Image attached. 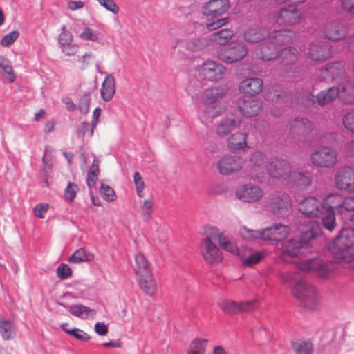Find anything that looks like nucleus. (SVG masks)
<instances>
[{
	"label": "nucleus",
	"instance_id": "nucleus-23",
	"mask_svg": "<svg viewBox=\"0 0 354 354\" xmlns=\"http://www.w3.org/2000/svg\"><path fill=\"white\" fill-rule=\"evenodd\" d=\"M263 195V190L259 186L253 185H245L236 192V196L239 200L248 203L259 201Z\"/></svg>",
	"mask_w": 354,
	"mask_h": 354
},
{
	"label": "nucleus",
	"instance_id": "nucleus-62",
	"mask_svg": "<svg viewBox=\"0 0 354 354\" xmlns=\"http://www.w3.org/2000/svg\"><path fill=\"white\" fill-rule=\"evenodd\" d=\"M230 21L229 17H224L221 19H217L214 21L207 22L206 23V28L209 30H215L224 25L227 24Z\"/></svg>",
	"mask_w": 354,
	"mask_h": 354
},
{
	"label": "nucleus",
	"instance_id": "nucleus-12",
	"mask_svg": "<svg viewBox=\"0 0 354 354\" xmlns=\"http://www.w3.org/2000/svg\"><path fill=\"white\" fill-rule=\"evenodd\" d=\"M291 207V199L288 194L277 193L271 196L269 208L276 217L281 218L288 215Z\"/></svg>",
	"mask_w": 354,
	"mask_h": 354
},
{
	"label": "nucleus",
	"instance_id": "nucleus-33",
	"mask_svg": "<svg viewBox=\"0 0 354 354\" xmlns=\"http://www.w3.org/2000/svg\"><path fill=\"white\" fill-rule=\"evenodd\" d=\"M270 37L280 49H283L282 46L290 43L295 37V33L290 30H280L274 31Z\"/></svg>",
	"mask_w": 354,
	"mask_h": 354
},
{
	"label": "nucleus",
	"instance_id": "nucleus-25",
	"mask_svg": "<svg viewBox=\"0 0 354 354\" xmlns=\"http://www.w3.org/2000/svg\"><path fill=\"white\" fill-rule=\"evenodd\" d=\"M308 57L313 61L324 62L331 57V50L325 42L312 43L309 47Z\"/></svg>",
	"mask_w": 354,
	"mask_h": 354
},
{
	"label": "nucleus",
	"instance_id": "nucleus-8",
	"mask_svg": "<svg viewBox=\"0 0 354 354\" xmlns=\"http://www.w3.org/2000/svg\"><path fill=\"white\" fill-rule=\"evenodd\" d=\"M319 78L327 82L335 81L339 84L347 78L345 67L339 62L327 64L319 70Z\"/></svg>",
	"mask_w": 354,
	"mask_h": 354
},
{
	"label": "nucleus",
	"instance_id": "nucleus-63",
	"mask_svg": "<svg viewBox=\"0 0 354 354\" xmlns=\"http://www.w3.org/2000/svg\"><path fill=\"white\" fill-rule=\"evenodd\" d=\"M342 213L344 211L354 212V196L342 199Z\"/></svg>",
	"mask_w": 354,
	"mask_h": 354
},
{
	"label": "nucleus",
	"instance_id": "nucleus-51",
	"mask_svg": "<svg viewBox=\"0 0 354 354\" xmlns=\"http://www.w3.org/2000/svg\"><path fill=\"white\" fill-rule=\"evenodd\" d=\"M79 37L82 40L95 42L97 41L99 39V32L93 30L91 28L85 26L83 27L82 31L80 34Z\"/></svg>",
	"mask_w": 354,
	"mask_h": 354
},
{
	"label": "nucleus",
	"instance_id": "nucleus-1",
	"mask_svg": "<svg viewBox=\"0 0 354 354\" xmlns=\"http://www.w3.org/2000/svg\"><path fill=\"white\" fill-rule=\"evenodd\" d=\"M321 234L319 223L311 220L306 225V230H304L299 239H291L283 242L281 248L280 259L284 262L289 263V257H296L301 254V250L308 246L311 240L315 239Z\"/></svg>",
	"mask_w": 354,
	"mask_h": 354
},
{
	"label": "nucleus",
	"instance_id": "nucleus-61",
	"mask_svg": "<svg viewBox=\"0 0 354 354\" xmlns=\"http://www.w3.org/2000/svg\"><path fill=\"white\" fill-rule=\"evenodd\" d=\"M99 4L108 11L117 14L119 12V6L113 0H97Z\"/></svg>",
	"mask_w": 354,
	"mask_h": 354
},
{
	"label": "nucleus",
	"instance_id": "nucleus-21",
	"mask_svg": "<svg viewBox=\"0 0 354 354\" xmlns=\"http://www.w3.org/2000/svg\"><path fill=\"white\" fill-rule=\"evenodd\" d=\"M237 107L243 115L253 117L258 115L261 109V104L254 97L243 96L238 100Z\"/></svg>",
	"mask_w": 354,
	"mask_h": 354
},
{
	"label": "nucleus",
	"instance_id": "nucleus-15",
	"mask_svg": "<svg viewBox=\"0 0 354 354\" xmlns=\"http://www.w3.org/2000/svg\"><path fill=\"white\" fill-rule=\"evenodd\" d=\"M245 161L234 155L222 157L217 162V169L222 175L228 176L236 173L243 168Z\"/></svg>",
	"mask_w": 354,
	"mask_h": 354
},
{
	"label": "nucleus",
	"instance_id": "nucleus-29",
	"mask_svg": "<svg viewBox=\"0 0 354 354\" xmlns=\"http://www.w3.org/2000/svg\"><path fill=\"white\" fill-rule=\"evenodd\" d=\"M338 97L344 104L354 102V82L346 78L339 84Z\"/></svg>",
	"mask_w": 354,
	"mask_h": 354
},
{
	"label": "nucleus",
	"instance_id": "nucleus-22",
	"mask_svg": "<svg viewBox=\"0 0 354 354\" xmlns=\"http://www.w3.org/2000/svg\"><path fill=\"white\" fill-rule=\"evenodd\" d=\"M290 232V227L281 223L274 224L261 230V239L266 241H281Z\"/></svg>",
	"mask_w": 354,
	"mask_h": 354
},
{
	"label": "nucleus",
	"instance_id": "nucleus-24",
	"mask_svg": "<svg viewBox=\"0 0 354 354\" xmlns=\"http://www.w3.org/2000/svg\"><path fill=\"white\" fill-rule=\"evenodd\" d=\"M229 7V0H209L203 7V13L206 16L217 17L226 12Z\"/></svg>",
	"mask_w": 354,
	"mask_h": 354
},
{
	"label": "nucleus",
	"instance_id": "nucleus-20",
	"mask_svg": "<svg viewBox=\"0 0 354 354\" xmlns=\"http://www.w3.org/2000/svg\"><path fill=\"white\" fill-rule=\"evenodd\" d=\"M201 250L203 258L209 264L217 263L222 260L221 253L218 248L212 241L209 237L201 240Z\"/></svg>",
	"mask_w": 354,
	"mask_h": 354
},
{
	"label": "nucleus",
	"instance_id": "nucleus-56",
	"mask_svg": "<svg viewBox=\"0 0 354 354\" xmlns=\"http://www.w3.org/2000/svg\"><path fill=\"white\" fill-rule=\"evenodd\" d=\"M264 257L261 252H257L250 254L243 261V265L246 267H250L257 264Z\"/></svg>",
	"mask_w": 354,
	"mask_h": 354
},
{
	"label": "nucleus",
	"instance_id": "nucleus-31",
	"mask_svg": "<svg viewBox=\"0 0 354 354\" xmlns=\"http://www.w3.org/2000/svg\"><path fill=\"white\" fill-rule=\"evenodd\" d=\"M115 93V80L112 74H108L100 88V95L105 102L110 101Z\"/></svg>",
	"mask_w": 354,
	"mask_h": 354
},
{
	"label": "nucleus",
	"instance_id": "nucleus-40",
	"mask_svg": "<svg viewBox=\"0 0 354 354\" xmlns=\"http://www.w3.org/2000/svg\"><path fill=\"white\" fill-rule=\"evenodd\" d=\"M336 97H338V89L337 87H330L319 92L316 97V100L318 104L323 106L333 101Z\"/></svg>",
	"mask_w": 354,
	"mask_h": 354
},
{
	"label": "nucleus",
	"instance_id": "nucleus-28",
	"mask_svg": "<svg viewBox=\"0 0 354 354\" xmlns=\"http://www.w3.org/2000/svg\"><path fill=\"white\" fill-rule=\"evenodd\" d=\"M287 181L300 190L306 189L312 183L311 176L307 172L292 171Z\"/></svg>",
	"mask_w": 354,
	"mask_h": 354
},
{
	"label": "nucleus",
	"instance_id": "nucleus-7",
	"mask_svg": "<svg viewBox=\"0 0 354 354\" xmlns=\"http://www.w3.org/2000/svg\"><path fill=\"white\" fill-rule=\"evenodd\" d=\"M248 54V48L243 42L232 43L222 47L216 52V57L226 64H233L243 59Z\"/></svg>",
	"mask_w": 354,
	"mask_h": 354
},
{
	"label": "nucleus",
	"instance_id": "nucleus-59",
	"mask_svg": "<svg viewBox=\"0 0 354 354\" xmlns=\"http://www.w3.org/2000/svg\"><path fill=\"white\" fill-rule=\"evenodd\" d=\"M342 123L346 129L354 133V109L344 115Z\"/></svg>",
	"mask_w": 354,
	"mask_h": 354
},
{
	"label": "nucleus",
	"instance_id": "nucleus-19",
	"mask_svg": "<svg viewBox=\"0 0 354 354\" xmlns=\"http://www.w3.org/2000/svg\"><path fill=\"white\" fill-rule=\"evenodd\" d=\"M299 210L311 218H322L324 215L322 202L315 196H308L301 201L299 203Z\"/></svg>",
	"mask_w": 354,
	"mask_h": 354
},
{
	"label": "nucleus",
	"instance_id": "nucleus-42",
	"mask_svg": "<svg viewBox=\"0 0 354 354\" xmlns=\"http://www.w3.org/2000/svg\"><path fill=\"white\" fill-rule=\"evenodd\" d=\"M240 123V121L234 118H225L221 120L217 127V134L223 137L235 129Z\"/></svg>",
	"mask_w": 354,
	"mask_h": 354
},
{
	"label": "nucleus",
	"instance_id": "nucleus-57",
	"mask_svg": "<svg viewBox=\"0 0 354 354\" xmlns=\"http://www.w3.org/2000/svg\"><path fill=\"white\" fill-rule=\"evenodd\" d=\"M73 41V36L66 26L63 25L61 28V33L58 36V42L60 46L71 44Z\"/></svg>",
	"mask_w": 354,
	"mask_h": 354
},
{
	"label": "nucleus",
	"instance_id": "nucleus-52",
	"mask_svg": "<svg viewBox=\"0 0 354 354\" xmlns=\"http://www.w3.org/2000/svg\"><path fill=\"white\" fill-rule=\"evenodd\" d=\"M100 194L107 202H113L116 199L115 192L109 185L102 183Z\"/></svg>",
	"mask_w": 354,
	"mask_h": 354
},
{
	"label": "nucleus",
	"instance_id": "nucleus-26",
	"mask_svg": "<svg viewBox=\"0 0 354 354\" xmlns=\"http://www.w3.org/2000/svg\"><path fill=\"white\" fill-rule=\"evenodd\" d=\"M263 85V80L260 78H248L239 84V90L245 94L244 96L254 97L261 91Z\"/></svg>",
	"mask_w": 354,
	"mask_h": 354
},
{
	"label": "nucleus",
	"instance_id": "nucleus-11",
	"mask_svg": "<svg viewBox=\"0 0 354 354\" xmlns=\"http://www.w3.org/2000/svg\"><path fill=\"white\" fill-rule=\"evenodd\" d=\"M337 189L347 192H354V168L349 166L340 167L334 176Z\"/></svg>",
	"mask_w": 354,
	"mask_h": 354
},
{
	"label": "nucleus",
	"instance_id": "nucleus-36",
	"mask_svg": "<svg viewBox=\"0 0 354 354\" xmlns=\"http://www.w3.org/2000/svg\"><path fill=\"white\" fill-rule=\"evenodd\" d=\"M270 162L267 160L265 155L261 151H255L252 153L250 158V166L252 171L258 172L262 169H266V165H268Z\"/></svg>",
	"mask_w": 354,
	"mask_h": 354
},
{
	"label": "nucleus",
	"instance_id": "nucleus-58",
	"mask_svg": "<svg viewBox=\"0 0 354 354\" xmlns=\"http://www.w3.org/2000/svg\"><path fill=\"white\" fill-rule=\"evenodd\" d=\"M19 33L17 30H13L4 35L0 41V44L4 47H8L12 45L19 37Z\"/></svg>",
	"mask_w": 354,
	"mask_h": 354
},
{
	"label": "nucleus",
	"instance_id": "nucleus-43",
	"mask_svg": "<svg viewBox=\"0 0 354 354\" xmlns=\"http://www.w3.org/2000/svg\"><path fill=\"white\" fill-rule=\"evenodd\" d=\"M0 68L6 75L9 83H12L16 79V75L10 62L3 56H0Z\"/></svg>",
	"mask_w": 354,
	"mask_h": 354
},
{
	"label": "nucleus",
	"instance_id": "nucleus-46",
	"mask_svg": "<svg viewBox=\"0 0 354 354\" xmlns=\"http://www.w3.org/2000/svg\"><path fill=\"white\" fill-rule=\"evenodd\" d=\"M207 342L205 339H195L190 344L187 354H204Z\"/></svg>",
	"mask_w": 354,
	"mask_h": 354
},
{
	"label": "nucleus",
	"instance_id": "nucleus-53",
	"mask_svg": "<svg viewBox=\"0 0 354 354\" xmlns=\"http://www.w3.org/2000/svg\"><path fill=\"white\" fill-rule=\"evenodd\" d=\"M91 93L89 92L84 93L80 98L77 109L82 114H86L90 108Z\"/></svg>",
	"mask_w": 354,
	"mask_h": 354
},
{
	"label": "nucleus",
	"instance_id": "nucleus-41",
	"mask_svg": "<svg viewBox=\"0 0 354 354\" xmlns=\"http://www.w3.org/2000/svg\"><path fill=\"white\" fill-rule=\"evenodd\" d=\"M246 138V134L241 132L232 134L228 138V147L230 150L236 151L243 149L247 145Z\"/></svg>",
	"mask_w": 354,
	"mask_h": 354
},
{
	"label": "nucleus",
	"instance_id": "nucleus-44",
	"mask_svg": "<svg viewBox=\"0 0 354 354\" xmlns=\"http://www.w3.org/2000/svg\"><path fill=\"white\" fill-rule=\"evenodd\" d=\"M68 323H63L61 325V328L68 335L75 337V339L82 341V342H87L91 339V336L86 333L84 331H83L81 329L74 328L71 329H65V326H68Z\"/></svg>",
	"mask_w": 354,
	"mask_h": 354
},
{
	"label": "nucleus",
	"instance_id": "nucleus-4",
	"mask_svg": "<svg viewBox=\"0 0 354 354\" xmlns=\"http://www.w3.org/2000/svg\"><path fill=\"white\" fill-rule=\"evenodd\" d=\"M342 199L343 198L340 194H331L326 196L322 201L324 213L322 225L330 232L334 230L336 225L335 210L342 214Z\"/></svg>",
	"mask_w": 354,
	"mask_h": 354
},
{
	"label": "nucleus",
	"instance_id": "nucleus-64",
	"mask_svg": "<svg viewBox=\"0 0 354 354\" xmlns=\"http://www.w3.org/2000/svg\"><path fill=\"white\" fill-rule=\"evenodd\" d=\"M340 6L343 10L354 14V0H340Z\"/></svg>",
	"mask_w": 354,
	"mask_h": 354
},
{
	"label": "nucleus",
	"instance_id": "nucleus-9",
	"mask_svg": "<svg viewBox=\"0 0 354 354\" xmlns=\"http://www.w3.org/2000/svg\"><path fill=\"white\" fill-rule=\"evenodd\" d=\"M301 12L295 6H283L273 14V20L280 26H292L301 19Z\"/></svg>",
	"mask_w": 354,
	"mask_h": 354
},
{
	"label": "nucleus",
	"instance_id": "nucleus-39",
	"mask_svg": "<svg viewBox=\"0 0 354 354\" xmlns=\"http://www.w3.org/2000/svg\"><path fill=\"white\" fill-rule=\"evenodd\" d=\"M58 304L61 306L67 308L71 315L81 319L87 318L88 314L94 311L91 308L84 306L82 304L66 306L63 302H59Z\"/></svg>",
	"mask_w": 354,
	"mask_h": 354
},
{
	"label": "nucleus",
	"instance_id": "nucleus-13",
	"mask_svg": "<svg viewBox=\"0 0 354 354\" xmlns=\"http://www.w3.org/2000/svg\"><path fill=\"white\" fill-rule=\"evenodd\" d=\"M219 306L224 313L236 315L254 310L258 308V303L256 300L235 301L225 299L219 303Z\"/></svg>",
	"mask_w": 354,
	"mask_h": 354
},
{
	"label": "nucleus",
	"instance_id": "nucleus-2",
	"mask_svg": "<svg viewBox=\"0 0 354 354\" xmlns=\"http://www.w3.org/2000/svg\"><path fill=\"white\" fill-rule=\"evenodd\" d=\"M256 53L257 57L263 61H270L279 56L282 57L287 64L295 62L298 57V51L296 48L286 47L280 49L270 37L258 46Z\"/></svg>",
	"mask_w": 354,
	"mask_h": 354
},
{
	"label": "nucleus",
	"instance_id": "nucleus-50",
	"mask_svg": "<svg viewBox=\"0 0 354 354\" xmlns=\"http://www.w3.org/2000/svg\"><path fill=\"white\" fill-rule=\"evenodd\" d=\"M240 234L243 239L246 241H254L257 239H261V230H254L243 227L240 229Z\"/></svg>",
	"mask_w": 354,
	"mask_h": 354
},
{
	"label": "nucleus",
	"instance_id": "nucleus-32",
	"mask_svg": "<svg viewBox=\"0 0 354 354\" xmlns=\"http://www.w3.org/2000/svg\"><path fill=\"white\" fill-rule=\"evenodd\" d=\"M17 335V327L10 319L0 316V335L5 341L13 339Z\"/></svg>",
	"mask_w": 354,
	"mask_h": 354
},
{
	"label": "nucleus",
	"instance_id": "nucleus-54",
	"mask_svg": "<svg viewBox=\"0 0 354 354\" xmlns=\"http://www.w3.org/2000/svg\"><path fill=\"white\" fill-rule=\"evenodd\" d=\"M206 45V41L201 38H194L186 44V48L190 51L195 52L201 50Z\"/></svg>",
	"mask_w": 354,
	"mask_h": 354
},
{
	"label": "nucleus",
	"instance_id": "nucleus-55",
	"mask_svg": "<svg viewBox=\"0 0 354 354\" xmlns=\"http://www.w3.org/2000/svg\"><path fill=\"white\" fill-rule=\"evenodd\" d=\"M71 268L65 263H61L56 270L57 277L61 280H66L72 276Z\"/></svg>",
	"mask_w": 354,
	"mask_h": 354
},
{
	"label": "nucleus",
	"instance_id": "nucleus-60",
	"mask_svg": "<svg viewBox=\"0 0 354 354\" xmlns=\"http://www.w3.org/2000/svg\"><path fill=\"white\" fill-rule=\"evenodd\" d=\"M133 180L136 187V192L139 198H142L145 189V183L139 172L136 171L133 174Z\"/></svg>",
	"mask_w": 354,
	"mask_h": 354
},
{
	"label": "nucleus",
	"instance_id": "nucleus-18",
	"mask_svg": "<svg viewBox=\"0 0 354 354\" xmlns=\"http://www.w3.org/2000/svg\"><path fill=\"white\" fill-rule=\"evenodd\" d=\"M268 174L272 178L288 180L292 172L290 163L283 159L274 158L266 165Z\"/></svg>",
	"mask_w": 354,
	"mask_h": 354
},
{
	"label": "nucleus",
	"instance_id": "nucleus-14",
	"mask_svg": "<svg viewBox=\"0 0 354 354\" xmlns=\"http://www.w3.org/2000/svg\"><path fill=\"white\" fill-rule=\"evenodd\" d=\"M225 70L223 64L215 61L207 60L199 68L198 75L203 80L218 81L223 79Z\"/></svg>",
	"mask_w": 354,
	"mask_h": 354
},
{
	"label": "nucleus",
	"instance_id": "nucleus-45",
	"mask_svg": "<svg viewBox=\"0 0 354 354\" xmlns=\"http://www.w3.org/2000/svg\"><path fill=\"white\" fill-rule=\"evenodd\" d=\"M93 256L88 253L84 248L77 250L69 258L68 262L72 263H78L91 260Z\"/></svg>",
	"mask_w": 354,
	"mask_h": 354
},
{
	"label": "nucleus",
	"instance_id": "nucleus-34",
	"mask_svg": "<svg viewBox=\"0 0 354 354\" xmlns=\"http://www.w3.org/2000/svg\"><path fill=\"white\" fill-rule=\"evenodd\" d=\"M134 272L136 277L152 272L151 265L146 257L142 253L135 255Z\"/></svg>",
	"mask_w": 354,
	"mask_h": 354
},
{
	"label": "nucleus",
	"instance_id": "nucleus-35",
	"mask_svg": "<svg viewBox=\"0 0 354 354\" xmlns=\"http://www.w3.org/2000/svg\"><path fill=\"white\" fill-rule=\"evenodd\" d=\"M313 129V123L305 118H295L290 124V131L298 135H306Z\"/></svg>",
	"mask_w": 354,
	"mask_h": 354
},
{
	"label": "nucleus",
	"instance_id": "nucleus-17",
	"mask_svg": "<svg viewBox=\"0 0 354 354\" xmlns=\"http://www.w3.org/2000/svg\"><path fill=\"white\" fill-rule=\"evenodd\" d=\"M324 37L333 41L344 39L348 28L342 20H333L326 24L323 28Z\"/></svg>",
	"mask_w": 354,
	"mask_h": 354
},
{
	"label": "nucleus",
	"instance_id": "nucleus-27",
	"mask_svg": "<svg viewBox=\"0 0 354 354\" xmlns=\"http://www.w3.org/2000/svg\"><path fill=\"white\" fill-rule=\"evenodd\" d=\"M140 289L151 297L154 296L158 290L157 283L153 272L136 277Z\"/></svg>",
	"mask_w": 354,
	"mask_h": 354
},
{
	"label": "nucleus",
	"instance_id": "nucleus-16",
	"mask_svg": "<svg viewBox=\"0 0 354 354\" xmlns=\"http://www.w3.org/2000/svg\"><path fill=\"white\" fill-rule=\"evenodd\" d=\"M299 270L303 271H315L322 277H327L333 269L332 262L323 261L319 259H312L297 265Z\"/></svg>",
	"mask_w": 354,
	"mask_h": 354
},
{
	"label": "nucleus",
	"instance_id": "nucleus-30",
	"mask_svg": "<svg viewBox=\"0 0 354 354\" xmlns=\"http://www.w3.org/2000/svg\"><path fill=\"white\" fill-rule=\"evenodd\" d=\"M270 35L269 30L262 26L251 27L243 34L244 39L249 43H257L266 39Z\"/></svg>",
	"mask_w": 354,
	"mask_h": 354
},
{
	"label": "nucleus",
	"instance_id": "nucleus-5",
	"mask_svg": "<svg viewBox=\"0 0 354 354\" xmlns=\"http://www.w3.org/2000/svg\"><path fill=\"white\" fill-rule=\"evenodd\" d=\"M227 91L225 86L212 88L203 95V103L208 105L201 113L200 117L203 122H208L217 117L220 111L217 106L214 105L217 100L224 97Z\"/></svg>",
	"mask_w": 354,
	"mask_h": 354
},
{
	"label": "nucleus",
	"instance_id": "nucleus-47",
	"mask_svg": "<svg viewBox=\"0 0 354 354\" xmlns=\"http://www.w3.org/2000/svg\"><path fill=\"white\" fill-rule=\"evenodd\" d=\"M153 202L151 199L145 200L140 206V214L145 222L150 221L153 212Z\"/></svg>",
	"mask_w": 354,
	"mask_h": 354
},
{
	"label": "nucleus",
	"instance_id": "nucleus-37",
	"mask_svg": "<svg viewBox=\"0 0 354 354\" xmlns=\"http://www.w3.org/2000/svg\"><path fill=\"white\" fill-rule=\"evenodd\" d=\"M234 32L232 29L223 28L209 36V41L215 44L223 46L229 42L234 36Z\"/></svg>",
	"mask_w": 354,
	"mask_h": 354
},
{
	"label": "nucleus",
	"instance_id": "nucleus-48",
	"mask_svg": "<svg viewBox=\"0 0 354 354\" xmlns=\"http://www.w3.org/2000/svg\"><path fill=\"white\" fill-rule=\"evenodd\" d=\"M218 241L220 247L231 253V254H236L238 251V248L236 245L232 241H230L225 235L223 234H220L218 237Z\"/></svg>",
	"mask_w": 354,
	"mask_h": 354
},
{
	"label": "nucleus",
	"instance_id": "nucleus-10",
	"mask_svg": "<svg viewBox=\"0 0 354 354\" xmlns=\"http://www.w3.org/2000/svg\"><path fill=\"white\" fill-rule=\"evenodd\" d=\"M313 165L319 167H333L337 162V152L327 146L320 147L311 153Z\"/></svg>",
	"mask_w": 354,
	"mask_h": 354
},
{
	"label": "nucleus",
	"instance_id": "nucleus-3",
	"mask_svg": "<svg viewBox=\"0 0 354 354\" xmlns=\"http://www.w3.org/2000/svg\"><path fill=\"white\" fill-rule=\"evenodd\" d=\"M348 227L343 228L329 247L332 254L340 259H347L354 241L349 238L354 236V212L349 216Z\"/></svg>",
	"mask_w": 354,
	"mask_h": 354
},
{
	"label": "nucleus",
	"instance_id": "nucleus-38",
	"mask_svg": "<svg viewBox=\"0 0 354 354\" xmlns=\"http://www.w3.org/2000/svg\"><path fill=\"white\" fill-rule=\"evenodd\" d=\"M291 348L295 354H313L314 346L310 339H296L291 342Z\"/></svg>",
	"mask_w": 354,
	"mask_h": 354
},
{
	"label": "nucleus",
	"instance_id": "nucleus-49",
	"mask_svg": "<svg viewBox=\"0 0 354 354\" xmlns=\"http://www.w3.org/2000/svg\"><path fill=\"white\" fill-rule=\"evenodd\" d=\"M77 185L72 182H68L64 192V197L66 201L71 203L73 202L78 192Z\"/></svg>",
	"mask_w": 354,
	"mask_h": 354
},
{
	"label": "nucleus",
	"instance_id": "nucleus-6",
	"mask_svg": "<svg viewBox=\"0 0 354 354\" xmlns=\"http://www.w3.org/2000/svg\"><path fill=\"white\" fill-rule=\"evenodd\" d=\"M294 296L301 301L306 308H315L319 304L317 289L304 281H297L292 288Z\"/></svg>",
	"mask_w": 354,
	"mask_h": 354
}]
</instances>
